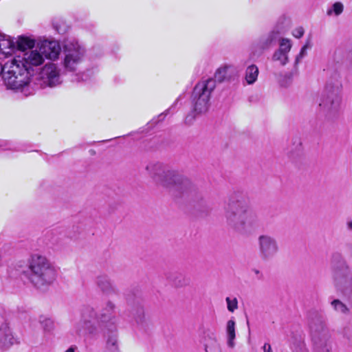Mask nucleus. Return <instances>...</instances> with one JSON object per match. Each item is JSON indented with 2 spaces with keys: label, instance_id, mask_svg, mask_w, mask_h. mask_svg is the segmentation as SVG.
Instances as JSON below:
<instances>
[{
  "label": "nucleus",
  "instance_id": "f704fd0d",
  "mask_svg": "<svg viewBox=\"0 0 352 352\" xmlns=\"http://www.w3.org/2000/svg\"><path fill=\"white\" fill-rule=\"evenodd\" d=\"M347 228L349 230H352V220L347 223Z\"/></svg>",
  "mask_w": 352,
  "mask_h": 352
},
{
  "label": "nucleus",
  "instance_id": "1a4fd4ad",
  "mask_svg": "<svg viewBox=\"0 0 352 352\" xmlns=\"http://www.w3.org/2000/svg\"><path fill=\"white\" fill-rule=\"evenodd\" d=\"M259 256L263 261L273 259L279 252V245L277 239L268 234L258 236L257 239Z\"/></svg>",
  "mask_w": 352,
  "mask_h": 352
},
{
  "label": "nucleus",
  "instance_id": "c9c22d12",
  "mask_svg": "<svg viewBox=\"0 0 352 352\" xmlns=\"http://www.w3.org/2000/svg\"><path fill=\"white\" fill-rule=\"evenodd\" d=\"M253 272H254V274H256V275H258H258H259V276H261V272H260V271H259L258 270L254 269V270H253Z\"/></svg>",
  "mask_w": 352,
  "mask_h": 352
},
{
  "label": "nucleus",
  "instance_id": "412c9836",
  "mask_svg": "<svg viewBox=\"0 0 352 352\" xmlns=\"http://www.w3.org/2000/svg\"><path fill=\"white\" fill-rule=\"evenodd\" d=\"M236 323L233 319L229 320L226 323V331L227 336V345L228 347L233 349L235 346L234 340L236 338L235 331Z\"/></svg>",
  "mask_w": 352,
  "mask_h": 352
},
{
  "label": "nucleus",
  "instance_id": "9d476101",
  "mask_svg": "<svg viewBox=\"0 0 352 352\" xmlns=\"http://www.w3.org/2000/svg\"><path fill=\"white\" fill-rule=\"evenodd\" d=\"M330 333L323 322L311 326V340L316 350L319 352H328L329 350Z\"/></svg>",
  "mask_w": 352,
  "mask_h": 352
},
{
  "label": "nucleus",
  "instance_id": "423d86ee",
  "mask_svg": "<svg viewBox=\"0 0 352 352\" xmlns=\"http://www.w3.org/2000/svg\"><path fill=\"white\" fill-rule=\"evenodd\" d=\"M86 49L75 38L65 39L63 43L61 65L65 72H76L82 64Z\"/></svg>",
  "mask_w": 352,
  "mask_h": 352
},
{
  "label": "nucleus",
  "instance_id": "2f4dec72",
  "mask_svg": "<svg viewBox=\"0 0 352 352\" xmlns=\"http://www.w3.org/2000/svg\"><path fill=\"white\" fill-rule=\"evenodd\" d=\"M304 34V29L302 27H298L294 29L292 32V35L297 38H301Z\"/></svg>",
  "mask_w": 352,
  "mask_h": 352
},
{
  "label": "nucleus",
  "instance_id": "7c9ffc66",
  "mask_svg": "<svg viewBox=\"0 0 352 352\" xmlns=\"http://www.w3.org/2000/svg\"><path fill=\"white\" fill-rule=\"evenodd\" d=\"M53 26L59 34H64L66 31V28L65 27V25H60L59 21H54L53 23Z\"/></svg>",
  "mask_w": 352,
  "mask_h": 352
},
{
  "label": "nucleus",
  "instance_id": "6e6552de",
  "mask_svg": "<svg viewBox=\"0 0 352 352\" xmlns=\"http://www.w3.org/2000/svg\"><path fill=\"white\" fill-rule=\"evenodd\" d=\"M340 103L339 86L327 85L319 103L321 110L328 114L335 113L338 111Z\"/></svg>",
  "mask_w": 352,
  "mask_h": 352
},
{
  "label": "nucleus",
  "instance_id": "39448f33",
  "mask_svg": "<svg viewBox=\"0 0 352 352\" xmlns=\"http://www.w3.org/2000/svg\"><path fill=\"white\" fill-rule=\"evenodd\" d=\"M56 270L50 261L38 254L31 255L28 260V277L36 287L51 285L56 278Z\"/></svg>",
  "mask_w": 352,
  "mask_h": 352
},
{
  "label": "nucleus",
  "instance_id": "bb28decb",
  "mask_svg": "<svg viewBox=\"0 0 352 352\" xmlns=\"http://www.w3.org/2000/svg\"><path fill=\"white\" fill-rule=\"evenodd\" d=\"M107 348L111 352H117L118 340L116 335L110 336L107 340Z\"/></svg>",
  "mask_w": 352,
  "mask_h": 352
},
{
  "label": "nucleus",
  "instance_id": "b1692460",
  "mask_svg": "<svg viewBox=\"0 0 352 352\" xmlns=\"http://www.w3.org/2000/svg\"><path fill=\"white\" fill-rule=\"evenodd\" d=\"M230 68L231 65H228L220 67L215 72V78L219 82L223 81L226 78L228 71Z\"/></svg>",
  "mask_w": 352,
  "mask_h": 352
},
{
  "label": "nucleus",
  "instance_id": "f3484780",
  "mask_svg": "<svg viewBox=\"0 0 352 352\" xmlns=\"http://www.w3.org/2000/svg\"><path fill=\"white\" fill-rule=\"evenodd\" d=\"M15 50L14 38L0 32V58L11 56Z\"/></svg>",
  "mask_w": 352,
  "mask_h": 352
},
{
  "label": "nucleus",
  "instance_id": "6ab92c4d",
  "mask_svg": "<svg viewBox=\"0 0 352 352\" xmlns=\"http://www.w3.org/2000/svg\"><path fill=\"white\" fill-rule=\"evenodd\" d=\"M14 342V336L6 324L0 327V343L3 347L8 348Z\"/></svg>",
  "mask_w": 352,
  "mask_h": 352
},
{
  "label": "nucleus",
  "instance_id": "5701e85b",
  "mask_svg": "<svg viewBox=\"0 0 352 352\" xmlns=\"http://www.w3.org/2000/svg\"><path fill=\"white\" fill-rule=\"evenodd\" d=\"M331 306L338 314L349 315L351 314L350 308L339 299H334L331 302Z\"/></svg>",
  "mask_w": 352,
  "mask_h": 352
},
{
  "label": "nucleus",
  "instance_id": "a878e982",
  "mask_svg": "<svg viewBox=\"0 0 352 352\" xmlns=\"http://www.w3.org/2000/svg\"><path fill=\"white\" fill-rule=\"evenodd\" d=\"M39 322L45 331H50L54 329V322L50 318L41 316L39 318Z\"/></svg>",
  "mask_w": 352,
  "mask_h": 352
},
{
  "label": "nucleus",
  "instance_id": "473e14b6",
  "mask_svg": "<svg viewBox=\"0 0 352 352\" xmlns=\"http://www.w3.org/2000/svg\"><path fill=\"white\" fill-rule=\"evenodd\" d=\"M263 352H273L270 344L265 343L263 346Z\"/></svg>",
  "mask_w": 352,
  "mask_h": 352
},
{
  "label": "nucleus",
  "instance_id": "c756f323",
  "mask_svg": "<svg viewBox=\"0 0 352 352\" xmlns=\"http://www.w3.org/2000/svg\"><path fill=\"white\" fill-rule=\"evenodd\" d=\"M97 283L103 290L110 287V282L105 276H98L97 278Z\"/></svg>",
  "mask_w": 352,
  "mask_h": 352
},
{
  "label": "nucleus",
  "instance_id": "4be33fe9",
  "mask_svg": "<svg viewBox=\"0 0 352 352\" xmlns=\"http://www.w3.org/2000/svg\"><path fill=\"white\" fill-rule=\"evenodd\" d=\"M258 76V68L256 65H249L245 70V79L248 85L254 84Z\"/></svg>",
  "mask_w": 352,
  "mask_h": 352
},
{
  "label": "nucleus",
  "instance_id": "aec40b11",
  "mask_svg": "<svg viewBox=\"0 0 352 352\" xmlns=\"http://www.w3.org/2000/svg\"><path fill=\"white\" fill-rule=\"evenodd\" d=\"M16 49L25 52L27 50H32L35 45V40L25 36H19L16 39Z\"/></svg>",
  "mask_w": 352,
  "mask_h": 352
},
{
  "label": "nucleus",
  "instance_id": "20e7f679",
  "mask_svg": "<svg viewBox=\"0 0 352 352\" xmlns=\"http://www.w3.org/2000/svg\"><path fill=\"white\" fill-rule=\"evenodd\" d=\"M116 305L112 301H107L97 315L94 310L84 313L82 319L78 322L74 330L78 336L95 335L98 331L100 323H113Z\"/></svg>",
  "mask_w": 352,
  "mask_h": 352
},
{
  "label": "nucleus",
  "instance_id": "c85d7f7f",
  "mask_svg": "<svg viewBox=\"0 0 352 352\" xmlns=\"http://www.w3.org/2000/svg\"><path fill=\"white\" fill-rule=\"evenodd\" d=\"M227 309L230 312L233 313L238 309V300L236 298L227 297L226 298Z\"/></svg>",
  "mask_w": 352,
  "mask_h": 352
},
{
  "label": "nucleus",
  "instance_id": "9b49d317",
  "mask_svg": "<svg viewBox=\"0 0 352 352\" xmlns=\"http://www.w3.org/2000/svg\"><path fill=\"white\" fill-rule=\"evenodd\" d=\"M41 86L54 87L61 83L60 69L54 63H47L40 72Z\"/></svg>",
  "mask_w": 352,
  "mask_h": 352
},
{
  "label": "nucleus",
  "instance_id": "0eeeda50",
  "mask_svg": "<svg viewBox=\"0 0 352 352\" xmlns=\"http://www.w3.org/2000/svg\"><path fill=\"white\" fill-rule=\"evenodd\" d=\"M216 87V80L208 78L199 82L193 89L192 100L193 110L196 114L208 111L211 94Z\"/></svg>",
  "mask_w": 352,
  "mask_h": 352
},
{
  "label": "nucleus",
  "instance_id": "72a5a7b5",
  "mask_svg": "<svg viewBox=\"0 0 352 352\" xmlns=\"http://www.w3.org/2000/svg\"><path fill=\"white\" fill-rule=\"evenodd\" d=\"M3 72H4V65H2L0 63V75H2V76H3Z\"/></svg>",
  "mask_w": 352,
  "mask_h": 352
},
{
  "label": "nucleus",
  "instance_id": "cd10ccee",
  "mask_svg": "<svg viewBox=\"0 0 352 352\" xmlns=\"http://www.w3.org/2000/svg\"><path fill=\"white\" fill-rule=\"evenodd\" d=\"M311 47L310 42L308 41L301 48L299 54L296 56L295 65H298L300 61L307 55V50Z\"/></svg>",
  "mask_w": 352,
  "mask_h": 352
},
{
  "label": "nucleus",
  "instance_id": "f257e3e1",
  "mask_svg": "<svg viewBox=\"0 0 352 352\" xmlns=\"http://www.w3.org/2000/svg\"><path fill=\"white\" fill-rule=\"evenodd\" d=\"M224 217L229 227L239 233H248L258 225L256 213L242 197L232 195L225 207Z\"/></svg>",
  "mask_w": 352,
  "mask_h": 352
},
{
  "label": "nucleus",
  "instance_id": "f03ea898",
  "mask_svg": "<svg viewBox=\"0 0 352 352\" xmlns=\"http://www.w3.org/2000/svg\"><path fill=\"white\" fill-rule=\"evenodd\" d=\"M3 79L8 89L25 97L32 96L36 91L32 72L16 57L4 64Z\"/></svg>",
  "mask_w": 352,
  "mask_h": 352
},
{
  "label": "nucleus",
  "instance_id": "f8f14e48",
  "mask_svg": "<svg viewBox=\"0 0 352 352\" xmlns=\"http://www.w3.org/2000/svg\"><path fill=\"white\" fill-rule=\"evenodd\" d=\"M16 57L30 72L33 70L34 67L43 65L45 61V57L38 47L28 50L23 53L22 56Z\"/></svg>",
  "mask_w": 352,
  "mask_h": 352
},
{
  "label": "nucleus",
  "instance_id": "a211bd4d",
  "mask_svg": "<svg viewBox=\"0 0 352 352\" xmlns=\"http://www.w3.org/2000/svg\"><path fill=\"white\" fill-rule=\"evenodd\" d=\"M201 342L204 344L206 352H212L217 344L216 332L210 328H203L201 330Z\"/></svg>",
  "mask_w": 352,
  "mask_h": 352
},
{
  "label": "nucleus",
  "instance_id": "2eb2a0df",
  "mask_svg": "<svg viewBox=\"0 0 352 352\" xmlns=\"http://www.w3.org/2000/svg\"><path fill=\"white\" fill-rule=\"evenodd\" d=\"M45 59L56 60L58 58L61 47L58 42L56 41H44L38 46Z\"/></svg>",
  "mask_w": 352,
  "mask_h": 352
},
{
  "label": "nucleus",
  "instance_id": "7ed1b4c3",
  "mask_svg": "<svg viewBox=\"0 0 352 352\" xmlns=\"http://www.w3.org/2000/svg\"><path fill=\"white\" fill-rule=\"evenodd\" d=\"M146 170L157 186L181 192H188L194 189L193 184L187 177L160 163L150 164Z\"/></svg>",
  "mask_w": 352,
  "mask_h": 352
},
{
  "label": "nucleus",
  "instance_id": "dca6fc26",
  "mask_svg": "<svg viewBox=\"0 0 352 352\" xmlns=\"http://www.w3.org/2000/svg\"><path fill=\"white\" fill-rule=\"evenodd\" d=\"M280 34V33L278 30H273L267 35L261 37L258 43L254 45L252 53L254 54L256 50H260V54H261L263 51L270 48L279 39Z\"/></svg>",
  "mask_w": 352,
  "mask_h": 352
},
{
  "label": "nucleus",
  "instance_id": "e433bc0d",
  "mask_svg": "<svg viewBox=\"0 0 352 352\" xmlns=\"http://www.w3.org/2000/svg\"><path fill=\"white\" fill-rule=\"evenodd\" d=\"M65 352H75V350L74 347H70L68 349H67Z\"/></svg>",
  "mask_w": 352,
  "mask_h": 352
},
{
  "label": "nucleus",
  "instance_id": "ddd939ff",
  "mask_svg": "<svg viewBox=\"0 0 352 352\" xmlns=\"http://www.w3.org/2000/svg\"><path fill=\"white\" fill-rule=\"evenodd\" d=\"M335 284L337 289L346 296L352 294V272L348 268L336 272L335 275Z\"/></svg>",
  "mask_w": 352,
  "mask_h": 352
},
{
  "label": "nucleus",
  "instance_id": "393cba45",
  "mask_svg": "<svg viewBox=\"0 0 352 352\" xmlns=\"http://www.w3.org/2000/svg\"><path fill=\"white\" fill-rule=\"evenodd\" d=\"M344 10V6L340 2L334 3L332 6L329 8L327 11V14L329 16L334 14L336 16H339L341 14Z\"/></svg>",
  "mask_w": 352,
  "mask_h": 352
},
{
  "label": "nucleus",
  "instance_id": "4468645a",
  "mask_svg": "<svg viewBox=\"0 0 352 352\" xmlns=\"http://www.w3.org/2000/svg\"><path fill=\"white\" fill-rule=\"evenodd\" d=\"M292 47V41L287 38L279 39L278 48L275 50L272 55V60L276 61L280 65L285 66L289 63V53Z\"/></svg>",
  "mask_w": 352,
  "mask_h": 352
}]
</instances>
